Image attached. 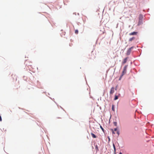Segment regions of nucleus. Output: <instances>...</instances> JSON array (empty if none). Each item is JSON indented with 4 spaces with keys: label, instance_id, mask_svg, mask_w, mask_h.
<instances>
[{
    "label": "nucleus",
    "instance_id": "7",
    "mask_svg": "<svg viewBox=\"0 0 154 154\" xmlns=\"http://www.w3.org/2000/svg\"><path fill=\"white\" fill-rule=\"evenodd\" d=\"M91 134L93 138H96V136L93 133H91Z\"/></svg>",
    "mask_w": 154,
    "mask_h": 154
},
{
    "label": "nucleus",
    "instance_id": "18",
    "mask_svg": "<svg viewBox=\"0 0 154 154\" xmlns=\"http://www.w3.org/2000/svg\"><path fill=\"white\" fill-rule=\"evenodd\" d=\"M117 134H118V135H119V131H117Z\"/></svg>",
    "mask_w": 154,
    "mask_h": 154
},
{
    "label": "nucleus",
    "instance_id": "8",
    "mask_svg": "<svg viewBox=\"0 0 154 154\" xmlns=\"http://www.w3.org/2000/svg\"><path fill=\"white\" fill-rule=\"evenodd\" d=\"M135 37H133L132 38H130L129 40V42H131L132 41V40H134L135 39Z\"/></svg>",
    "mask_w": 154,
    "mask_h": 154
},
{
    "label": "nucleus",
    "instance_id": "5",
    "mask_svg": "<svg viewBox=\"0 0 154 154\" xmlns=\"http://www.w3.org/2000/svg\"><path fill=\"white\" fill-rule=\"evenodd\" d=\"M143 16L142 15L140 14L139 16V20H140V21H141V23H142V19H143Z\"/></svg>",
    "mask_w": 154,
    "mask_h": 154
},
{
    "label": "nucleus",
    "instance_id": "1",
    "mask_svg": "<svg viewBox=\"0 0 154 154\" xmlns=\"http://www.w3.org/2000/svg\"><path fill=\"white\" fill-rule=\"evenodd\" d=\"M127 65L125 66L123 69V71L122 72V75L121 76L120 78H119V80H120L121 79L122 77L123 76V75H124V74H125L126 72V70L127 67Z\"/></svg>",
    "mask_w": 154,
    "mask_h": 154
},
{
    "label": "nucleus",
    "instance_id": "12",
    "mask_svg": "<svg viewBox=\"0 0 154 154\" xmlns=\"http://www.w3.org/2000/svg\"><path fill=\"white\" fill-rule=\"evenodd\" d=\"M75 33L76 34H77L78 33V30L76 29L75 30Z\"/></svg>",
    "mask_w": 154,
    "mask_h": 154
},
{
    "label": "nucleus",
    "instance_id": "20",
    "mask_svg": "<svg viewBox=\"0 0 154 154\" xmlns=\"http://www.w3.org/2000/svg\"><path fill=\"white\" fill-rule=\"evenodd\" d=\"M119 154H122V152H120L119 153Z\"/></svg>",
    "mask_w": 154,
    "mask_h": 154
},
{
    "label": "nucleus",
    "instance_id": "19",
    "mask_svg": "<svg viewBox=\"0 0 154 154\" xmlns=\"http://www.w3.org/2000/svg\"><path fill=\"white\" fill-rule=\"evenodd\" d=\"M114 130L115 131H116L117 130V129L116 128H115Z\"/></svg>",
    "mask_w": 154,
    "mask_h": 154
},
{
    "label": "nucleus",
    "instance_id": "21",
    "mask_svg": "<svg viewBox=\"0 0 154 154\" xmlns=\"http://www.w3.org/2000/svg\"><path fill=\"white\" fill-rule=\"evenodd\" d=\"M117 89V86L116 87V88H115V90H116Z\"/></svg>",
    "mask_w": 154,
    "mask_h": 154
},
{
    "label": "nucleus",
    "instance_id": "9",
    "mask_svg": "<svg viewBox=\"0 0 154 154\" xmlns=\"http://www.w3.org/2000/svg\"><path fill=\"white\" fill-rule=\"evenodd\" d=\"M113 148L114 149V152H115L116 151V147L115 146V145L114 143L113 144Z\"/></svg>",
    "mask_w": 154,
    "mask_h": 154
},
{
    "label": "nucleus",
    "instance_id": "13",
    "mask_svg": "<svg viewBox=\"0 0 154 154\" xmlns=\"http://www.w3.org/2000/svg\"><path fill=\"white\" fill-rule=\"evenodd\" d=\"M111 131H112V134H115V133L114 132V131H113V129H111Z\"/></svg>",
    "mask_w": 154,
    "mask_h": 154
},
{
    "label": "nucleus",
    "instance_id": "10",
    "mask_svg": "<svg viewBox=\"0 0 154 154\" xmlns=\"http://www.w3.org/2000/svg\"><path fill=\"white\" fill-rule=\"evenodd\" d=\"M118 96H116V95L115 96V98H114V100H116L118 99Z\"/></svg>",
    "mask_w": 154,
    "mask_h": 154
},
{
    "label": "nucleus",
    "instance_id": "2",
    "mask_svg": "<svg viewBox=\"0 0 154 154\" xmlns=\"http://www.w3.org/2000/svg\"><path fill=\"white\" fill-rule=\"evenodd\" d=\"M133 48V47H132L131 48H129V49L128 50V51H127V53H126V54L127 55H128L130 54L131 51V49L132 48Z\"/></svg>",
    "mask_w": 154,
    "mask_h": 154
},
{
    "label": "nucleus",
    "instance_id": "6",
    "mask_svg": "<svg viewBox=\"0 0 154 154\" xmlns=\"http://www.w3.org/2000/svg\"><path fill=\"white\" fill-rule=\"evenodd\" d=\"M127 59H128V57H126V58H125V59H124L123 60V61L122 63L123 64L125 63L127 61Z\"/></svg>",
    "mask_w": 154,
    "mask_h": 154
},
{
    "label": "nucleus",
    "instance_id": "15",
    "mask_svg": "<svg viewBox=\"0 0 154 154\" xmlns=\"http://www.w3.org/2000/svg\"><path fill=\"white\" fill-rule=\"evenodd\" d=\"M141 21H140V20H139V22L138 23V25L141 24H142V23H141Z\"/></svg>",
    "mask_w": 154,
    "mask_h": 154
},
{
    "label": "nucleus",
    "instance_id": "3",
    "mask_svg": "<svg viewBox=\"0 0 154 154\" xmlns=\"http://www.w3.org/2000/svg\"><path fill=\"white\" fill-rule=\"evenodd\" d=\"M115 91V88L113 87H112L110 89V94H112Z\"/></svg>",
    "mask_w": 154,
    "mask_h": 154
},
{
    "label": "nucleus",
    "instance_id": "11",
    "mask_svg": "<svg viewBox=\"0 0 154 154\" xmlns=\"http://www.w3.org/2000/svg\"><path fill=\"white\" fill-rule=\"evenodd\" d=\"M112 110L113 111H115V110H114V105H112Z\"/></svg>",
    "mask_w": 154,
    "mask_h": 154
},
{
    "label": "nucleus",
    "instance_id": "16",
    "mask_svg": "<svg viewBox=\"0 0 154 154\" xmlns=\"http://www.w3.org/2000/svg\"><path fill=\"white\" fill-rule=\"evenodd\" d=\"M100 128L103 131H104V129H103V128H102V127L101 126H100Z\"/></svg>",
    "mask_w": 154,
    "mask_h": 154
},
{
    "label": "nucleus",
    "instance_id": "4",
    "mask_svg": "<svg viewBox=\"0 0 154 154\" xmlns=\"http://www.w3.org/2000/svg\"><path fill=\"white\" fill-rule=\"evenodd\" d=\"M137 33V32H134L129 33V35H136Z\"/></svg>",
    "mask_w": 154,
    "mask_h": 154
},
{
    "label": "nucleus",
    "instance_id": "14",
    "mask_svg": "<svg viewBox=\"0 0 154 154\" xmlns=\"http://www.w3.org/2000/svg\"><path fill=\"white\" fill-rule=\"evenodd\" d=\"M113 124H114V125H115L116 126H117V123L116 122H114Z\"/></svg>",
    "mask_w": 154,
    "mask_h": 154
},
{
    "label": "nucleus",
    "instance_id": "17",
    "mask_svg": "<svg viewBox=\"0 0 154 154\" xmlns=\"http://www.w3.org/2000/svg\"><path fill=\"white\" fill-rule=\"evenodd\" d=\"M2 121V119L1 116H0V121L1 122Z\"/></svg>",
    "mask_w": 154,
    "mask_h": 154
}]
</instances>
